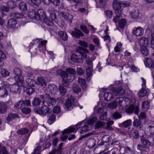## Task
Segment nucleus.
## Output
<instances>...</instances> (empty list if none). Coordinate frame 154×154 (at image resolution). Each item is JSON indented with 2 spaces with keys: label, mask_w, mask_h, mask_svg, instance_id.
<instances>
[{
  "label": "nucleus",
  "mask_w": 154,
  "mask_h": 154,
  "mask_svg": "<svg viewBox=\"0 0 154 154\" xmlns=\"http://www.w3.org/2000/svg\"><path fill=\"white\" fill-rule=\"evenodd\" d=\"M50 13V19L47 18L44 19V22L48 26H51L53 25V21H56L58 18L59 12L54 7H51L48 11Z\"/></svg>",
  "instance_id": "nucleus-1"
},
{
  "label": "nucleus",
  "mask_w": 154,
  "mask_h": 154,
  "mask_svg": "<svg viewBox=\"0 0 154 154\" xmlns=\"http://www.w3.org/2000/svg\"><path fill=\"white\" fill-rule=\"evenodd\" d=\"M110 137L109 135H106L103 136L102 138L103 141L98 144L97 148L94 149V152H95L98 150L100 149L102 147L104 148V149L100 150L99 154L102 153L105 151L106 149V146L105 143L110 141Z\"/></svg>",
  "instance_id": "nucleus-2"
},
{
  "label": "nucleus",
  "mask_w": 154,
  "mask_h": 154,
  "mask_svg": "<svg viewBox=\"0 0 154 154\" xmlns=\"http://www.w3.org/2000/svg\"><path fill=\"white\" fill-rule=\"evenodd\" d=\"M43 14V11L42 9L38 10L37 12L35 10L31 9L28 11V17L32 19H35L38 20L41 19Z\"/></svg>",
  "instance_id": "nucleus-3"
},
{
  "label": "nucleus",
  "mask_w": 154,
  "mask_h": 154,
  "mask_svg": "<svg viewBox=\"0 0 154 154\" xmlns=\"http://www.w3.org/2000/svg\"><path fill=\"white\" fill-rule=\"evenodd\" d=\"M39 97L42 99L43 100V103L42 104V107L37 109L36 111L37 113L41 115L43 114L44 115L49 114L50 113V109L44 104L45 100V97L42 95H40Z\"/></svg>",
  "instance_id": "nucleus-4"
},
{
  "label": "nucleus",
  "mask_w": 154,
  "mask_h": 154,
  "mask_svg": "<svg viewBox=\"0 0 154 154\" xmlns=\"http://www.w3.org/2000/svg\"><path fill=\"white\" fill-rule=\"evenodd\" d=\"M45 5H49L51 2L53 3L55 5L58 6V8L60 10L63 9L64 8L63 4L60 2V0H42Z\"/></svg>",
  "instance_id": "nucleus-5"
},
{
  "label": "nucleus",
  "mask_w": 154,
  "mask_h": 154,
  "mask_svg": "<svg viewBox=\"0 0 154 154\" xmlns=\"http://www.w3.org/2000/svg\"><path fill=\"white\" fill-rule=\"evenodd\" d=\"M14 78L16 81L20 82L23 81V77L21 75V71L19 68H14Z\"/></svg>",
  "instance_id": "nucleus-6"
},
{
  "label": "nucleus",
  "mask_w": 154,
  "mask_h": 154,
  "mask_svg": "<svg viewBox=\"0 0 154 154\" xmlns=\"http://www.w3.org/2000/svg\"><path fill=\"white\" fill-rule=\"evenodd\" d=\"M76 102L74 98L73 97L71 96L66 101L65 104V107L67 110H71L75 105L74 103Z\"/></svg>",
  "instance_id": "nucleus-7"
},
{
  "label": "nucleus",
  "mask_w": 154,
  "mask_h": 154,
  "mask_svg": "<svg viewBox=\"0 0 154 154\" xmlns=\"http://www.w3.org/2000/svg\"><path fill=\"white\" fill-rule=\"evenodd\" d=\"M118 103L121 106L125 107L130 104L131 101L128 98L120 97L119 98Z\"/></svg>",
  "instance_id": "nucleus-8"
},
{
  "label": "nucleus",
  "mask_w": 154,
  "mask_h": 154,
  "mask_svg": "<svg viewBox=\"0 0 154 154\" xmlns=\"http://www.w3.org/2000/svg\"><path fill=\"white\" fill-rule=\"evenodd\" d=\"M143 29L140 26L137 27H134L132 29V34L136 36H141L143 35Z\"/></svg>",
  "instance_id": "nucleus-9"
},
{
  "label": "nucleus",
  "mask_w": 154,
  "mask_h": 154,
  "mask_svg": "<svg viewBox=\"0 0 154 154\" xmlns=\"http://www.w3.org/2000/svg\"><path fill=\"white\" fill-rule=\"evenodd\" d=\"M71 34L72 37L77 39L80 38L81 37H83L84 35L82 32L76 28H74V30L72 32Z\"/></svg>",
  "instance_id": "nucleus-10"
},
{
  "label": "nucleus",
  "mask_w": 154,
  "mask_h": 154,
  "mask_svg": "<svg viewBox=\"0 0 154 154\" xmlns=\"http://www.w3.org/2000/svg\"><path fill=\"white\" fill-rule=\"evenodd\" d=\"M57 11L59 12V16L60 17H63L68 21H69L71 22L73 18V16L70 14L66 12L62 11L59 12L58 11Z\"/></svg>",
  "instance_id": "nucleus-11"
},
{
  "label": "nucleus",
  "mask_w": 154,
  "mask_h": 154,
  "mask_svg": "<svg viewBox=\"0 0 154 154\" xmlns=\"http://www.w3.org/2000/svg\"><path fill=\"white\" fill-rule=\"evenodd\" d=\"M57 74L63 77V82L67 85H69V81L68 80V75L66 72L61 69L58 70L57 71Z\"/></svg>",
  "instance_id": "nucleus-12"
},
{
  "label": "nucleus",
  "mask_w": 154,
  "mask_h": 154,
  "mask_svg": "<svg viewBox=\"0 0 154 154\" xmlns=\"http://www.w3.org/2000/svg\"><path fill=\"white\" fill-rule=\"evenodd\" d=\"M79 48L81 50L78 51L76 53L77 54H80L82 58H87V54H89V51L88 49L83 48L81 47H79Z\"/></svg>",
  "instance_id": "nucleus-13"
},
{
  "label": "nucleus",
  "mask_w": 154,
  "mask_h": 154,
  "mask_svg": "<svg viewBox=\"0 0 154 154\" xmlns=\"http://www.w3.org/2000/svg\"><path fill=\"white\" fill-rule=\"evenodd\" d=\"M131 17L136 19L140 18L141 16V14L140 13L138 10L134 9L132 10L130 13Z\"/></svg>",
  "instance_id": "nucleus-14"
},
{
  "label": "nucleus",
  "mask_w": 154,
  "mask_h": 154,
  "mask_svg": "<svg viewBox=\"0 0 154 154\" xmlns=\"http://www.w3.org/2000/svg\"><path fill=\"white\" fill-rule=\"evenodd\" d=\"M146 134L149 137L153 138L154 143V126L149 125L147 128Z\"/></svg>",
  "instance_id": "nucleus-15"
},
{
  "label": "nucleus",
  "mask_w": 154,
  "mask_h": 154,
  "mask_svg": "<svg viewBox=\"0 0 154 154\" xmlns=\"http://www.w3.org/2000/svg\"><path fill=\"white\" fill-rule=\"evenodd\" d=\"M113 93L115 96L122 95L125 93V91L122 87H119L117 88H112Z\"/></svg>",
  "instance_id": "nucleus-16"
},
{
  "label": "nucleus",
  "mask_w": 154,
  "mask_h": 154,
  "mask_svg": "<svg viewBox=\"0 0 154 154\" xmlns=\"http://www.w3.org/2000/svg\"><path fill=\"white\" fill-rule=\"evenodd\" d=\"M146 67L149 68H154V63L153 60L151 58H146L144 61Z\"/></svg>",
  "instance_id": "nucleus-17"
},
{
  "label": "nucleus",
  "mask_w": 154,
  "mask_h": 154,
  "mask_svg": "<svg viewBox=\"0 0 154 154\" xmlns=\"http://www.w3.org/2000/svg\"><path fill=\"white\" fill-rule=\"evenodd\" d=\"M138 42L141 47L147 46L149 44L148 39L145 37H142L139 39Z\"/></svg>",
  "instance_id": "nucleus-18"
},
{
  "label": "nucleus",
  "mask_w": 154,
  "mask_h": 154,
  "mask_svg": "<svg viewBox=\"0 0 154 154\" xmlns=\"http://www.w3.org/2000/svg\"><path fill=\"white\" fill-rule=\"evenodd\" d=\"M19 117V116L17 113H9L6 118V120L10 122Z\"/></svg>",
  "instance_id": "nucleus-19"
},
{
  "label": "nucleus",
  "mask_w": 154,
  "mask_h": 154,
  "mask_svg": "<svg viewBox=\"0 0 154 154\" xmlns=\"http://www.w3.org/2000/svg\"><path fill=\"white\" fill-rule=\"evenodd\" d=\"M113 7L115 11H122L120 10L121 8V3L117 0H114L112 3Z\"/></svg>",
  "instance_id": "nucleus-20"
},
{
  "label": "nucleus",
  "mask_w": 154,
  "mask_h": 154,
  "mask_svg": "<svg viewBox=\"0 0 154 154\" xmlns=\"http://www.w3.org/2000/svg\"><path fill=\"white\" fill-rule=\"evenodd\" d=\"M133 126L136 128L141 129L143 126L142 124L139 119H135L133 122Z\"/></svg>",
  "instance_id": "nucleus-21"
},
{
  "label": "nucleus",
  "mask_w": 154,
  "mask_h": 154,
  "mask_svg": "<svg viewBox=\"0 0 154 154\" xmlns=\"http://www.w3.org/2000/svg\"><path fill=\"white\" fill-rule=\"evenodd\" d=\"M71 60L74 62L82 63L83 60L82 58L78 57V55L75 54H73L71 56Z\"/></svg>",
  "instance_id": "nucleus-22"
},
{
  "label": "nucleus",
  "mask_w": 154,
  "mask_h": 154,
  "mask_svg": "<svg viewBox=\"0 0 154 154\" xmlns=\"http://www.w3.org/2000/svg\"><path fill=\"white\" fill-rule=\"evenodd\" d=\"M10 90L11 92L14 93H19L20 91L19 86L15 85H11Z\"/></svg>",
  "instance_id": "nucleus-23"
},
{
  "label": "nucleus",
  "mask_w": 154,
  "mask_h": 154,
  "mask_svg": "<svg viewBox=\"0 0 154 154\" xmlns=\"http://www.w3.org/2000/svg\"><path fill=\"white\" fill-rule=\"evenodd\" d=\"M7 108V103H0V112L1 113H5L6 112Z\"/></svg>",
  "instance_id": "nucleus-24"
},
{
  "label": "nucleus",
  "mask_w": 154,
  "mask_h": 154,
  "mask_svg": "<svg viewBox=\"0 0 154 154\" xmlns=\"http://www.w3.org/2000/svg\"><path fill=\"white\" fill-rule=\"evenodd\" d=\"M95 140L92 138L88 139L86 143V145L89 148H93L95 145Z\"/></svg>",
  "instance_id": "nucleus-25"
},
{
  "label": "nucleus",
  "mask_w": 154,
  "mask_h": 154,
  "mask_svg": "<svg viewBox=\"0 0 154 154\" xmlns=\"http://www.w3.org/2000/svg\"><path fill=\"white\" fill-rule=\"evenodd\" d=\"M115 14L116 16L113 18V21L115 23H116L122 16V11H115Z\"/></svg>",
  "instance_id": "nucleus-26"
},
{
  "label": "nucleus",
  "mask_w": 154,
  "mask_h": 154,
  "mask_svg": "<svg viewBox=\"0 0 154 154\" xmlns=\"http://www.w3.org/2000/svg\"><path fill=\"white\" fill-rule=\"evenodd\" d=\"M23 103V101L20 100L15 103L14 108L16 110H18L21 108Z\"/></svg>",
  "instance_id": "nucleus-27"
},
{
  "label": "nucleus",
  "mask_w": 154,
  "mask_h": 154,
  "mask_svg": "<svg viewBox=\"0 0 154 154\" xmlns=\"http://www.w3.org/2000/svg\"><path fill=\"white\" fill-rule=\"evenodd\" d=\"M48 88L50 90L51 93L53 94H55L56 93L57 91V88L55 85H49L48 86Z\"/></svg>",
  "instance_id": "nucleus-28"
},
{
  "label": "nucleus",
  "mask_w": 154,
  "mask_h": 154,
  "mask_svg": "<svg viewBox=\"0 0 154 154\" xmlns=\"http://www.w3.org/2000/svg\"><path fill=\"white\" fill-rule=\"evenodd\" d=\"M17 24L16 20L14 19H9L8 22V25L10 28H14L15 27Z\"/></svg>",
  "instance_id": "nucleus-29"
},
{
  "label": "nucleus",
  "mask_w": 154,
  "mask_h": 154,
  "mask_svg": "<svg viewBox=\"0 0 154 154\" xmlns=\"http://www.w3.org/2000/svg\"><path fill=\"white\" fill-rule=\"evenodd\" d=\"M8 95V92L6 88H0V97L5 98Z\"/></svg>",
  "instance_id": "nucleus-30"
},
{
  "label": "nucleus",
  "mask_w": 154,
  "mask_h": 154,
  "mask_svg": "<svg viewBox=\"0 0 154 154\" xmlns=\"http://www.w3.org/2000/svg\"><path fill=\"white\" fill-rule=\"evenodd\" d=\"M131 120L129 119L127 120L119 125V127L121 128H127L130 126L131 124Z\"/></svg>",
  "instance_id": "nucleus-31"
},
{
  "label": "nucleus",
  "mask_w": 154,
  "mask_h": 154,
  "mask_svg": "<svg viewBox=\"0 0 154 154\" xmlns=\"http://www.w3.org/2000/svg\"><path fill=\"white\" fill-rule=\"evenodd\" d=\"M147 46L141 47L140 51L141 53L144 56H147L149 54V52L147 48Z\"/></svg>",
  "instance_id": "nucleus-32"
},
{
  "label": "nucleus",
  "mask_w": 154,
  "mask_h": 154,
  "mask_svg": "<svg viewBox=\"0 0 154 154\" xmlns=\"http://www.w3.org/2000/svg\"><path fill=\"white\" fill-rule=\"evenodd\" d=\"M18 8L20 10L23 11L27 10V5L24 2H20L18 5Z\"/></svg>",
  "instance_id": "nucleus-33"
},
{
  "label": "nucleus",
  "mask_w": 154,
  "mask_h": 154,
  "mask_svg": "<svg viewBox=\"0 0 154 154\" xmlns=\"http://www.w3.org/2000/svg\"><path fill=\"white\" fill-rule=\"evenodd\" d=\"M146 87H143L141 90L139 91L138 93V95L139 97H142L146 95L147 94V91L145 88Z\"/></svg>",
  "instance_id": "nucleus-34"
},
{
  "label": "nucleus",
  "mask_w": 154,
  "mask_h": 154,
  "mask_svg": "<svg viewBox=\"0 0 154 154\" xmlns=\"http://www.w3.org/2000/svg\"><path fill=\"white\" fill-rule=\"evenodd\" d=\"M114 98L113 94L110 92L106 93L104 94V99L107 101H109L112 99Z\"/></svg>",
  "instance_id": "nucleus-35"
},
{
  "label": "nucleus",
  "mask_w": 154,
  "mask_h": 154,
  "mask_svg": "<svg viewBox=\"0 0 154 154\" xmlns=\"http://www.w3.org/2000/svg\"><path fill=\"white\" fill-rule=\"evenodd\" d=\"M89 125L87 124L84 125L83 126L80 127L79 129L80 130V133L84 134L85 132H87L89 130Z\"/></svg>",
  "instance_id": "nucleus-36"
},
{
  "label": "nucleus",
  "mask_w": 154,
  "mask_h": 154,
  "mask_svg": "<svg viewBox=\"0 0 154 154\" xmlns=\"http://www.w3.org/2000/svg\"><path fill=\"white\" fill-rule=\"evenodd\" d=\"M127 23L125 19H122L118 22L119 27L121 29H123L126 26Z\"/></svg>",
  "instance_id": "nucleus-37"
},
{
  "label": "nucleus",
  "mask_w": 154,
  "mask_h": 154,
  "mask_svg": "<svg viewBox=\"0 0 154 154\" xmlns=\"http://www.w3.org/2000/svg\"><path fill=\"white\" fill-rule=\"evenodd\" d=\"M58 34L60 38H61L63 40L66 41L68 38V35L64 31H61L59 32Z\"/></svg>",
  "instance_id": "nucleus-38"
},
{
  "label": "nucleus",
  "mask_w": 154,
  "mask_h": 154,
  "mask_svg": "<svg viewBox=\"0 0 154 154\" xmlns=\"http://www.w3.org/2000/svg\"><path fill=\"white\" fill-rule=\"evenodd\" d=\"M37 83L42 86H46V82L44 78L41 77H38L37 79Z\"/></svg>",
  "instance_id": "nucleus-39"
},
{
  "label": "nucleus",
  "mask_w": 154,
  "mask_h": 154,
  "mask_svg": "<svg viewBox=\"0 0 154 154\" xmlns=\"http://www.w3.org/2000/svg\"><path fill=\"white\" fill-rule=\"evenodd\" d=\"M140 141L142 144L145 146H148L151 145V143L149 141L143 137H141Z\"/></svg>",
  "instance_id": "nucleus-40"
},
{
  "label": "nucleus",
  "mask_w": 154,
  "mask_h": 154,
  "mask_svg": "<svg viewBox=\"0 0 154 154\" xmlns=\"http://www.w3.org/2000/svg\"><path fill=\"white\" fill-rule=\"evenodd\" d=\"M28 131L29 130L27 128H25L18 130L17 133L19 134L23 135L27 134Z\"/></svg>",
  "instance_id": "nucleus-41"
},
{
  "label": "nucleus",
  "mask_w": 154,
  "mask_h": 154,
  "mask_svg": "<svg viewBox=\"0 0 154 154\" xmlns=\"http://www.w3.org/2000/svg\"><path fill=\"white\" fill-rule=\"evenodd\" d=\"M131 136L135 139H137L139 137V131L137 130L132 131L131 133Z\"/></svg>",
  "instance_id": "nucleus-42"
},
{
  "label": "nucleus",
  "mask_w": 154,
  "mask_h": 154,
  "mask_svg": "<svg viewBox=\"0 0 154 154\" xmlns=\"http://www.w3.org/2000/svg\"><path fill=\"white\" fill-rule=\"evenodd\" d=\"M149 102L148 101H145L143 103L142 106L143 110L146 111L149 108Z\"/></svg>",
  "instance_id": "nucleus-43"
},
{
  "label": "nucleus",
  "mask_w": 154,
  "mask_h": 154,
  "mask_svg": "<svg viewBox=\"0 0 154 154\" xmlns=\"http://www.w3.org/2000/svg\"><path fill=\"white\" fill-rule=\"evenodd\" d=\"M122 44L120 42L117 43L116 47L114 48V51L116 53L120 52L121 50Z\"/></svg>",
  "instance_id": "nucleus-44"
},
{
  "label": "nucleus",
  "mask_w": 154,
  "mask_h": 154,
  "mask_svg": "<svg viewBox=\"0 0 154 154\" xmlns=\"http://www.w3.org/2000/svg\"><path fill=\"white\" fill-rule=\"evenodd\" d=\"M92 66H88L86 69L87 75L88 77H90L92 76Z\"/></svg>",
  "instance_id": "nucleus-45"
},
{
  "label": "nucleus",
  "mask_w": 154,
  "mask_h": 154,
  "mask_svg": "<svg viewBox=\"0 0 154 154\" xmlns=\"http://www.w3.org/2000/svg\"><path fill=\"white\" fill-rule=\"evenodd\" d=\"M24 89L26 93L29 95L33 94L35 92L33 89L32 88L25 87L24 88Z\"/></svg>",
  "instance_id": "nucleus-46"
},
{
  "label": "nucleus",
  "mask_w": 154,
  "mask_h": 154,
  "mask_svg": "<svg viewBox=\"0 0 154 154\" xmlns=\"http://www.w3.org/2000/svg\"><path fill=\"white\" fill-rule=\"evenodd\" d=\"M73 91L75 94H78L81 91V89L77 85H74L73 87Z\"/></svg>",
  "instance_id": "nucleus-47"
},
{
  "label": "nucleus",
  "mask_w": 154,
  "mask_h": 154,
  "mask_svg": "<svg viewBox=\"0 0 154 154\" xmlns=\"http://www.w3.org/2000/svg\"><path fill=\"white\" fill-rule=\"evenodd\" d=\"M75 129L73 127H69L64 130L63 131V134H64L73 132L75 131Z\"/></svg>",
  "instance_id": "nucleus-48"
},
{
  "label": "nucleus",
  "mask_w": 154,
  "mask_h": 154,
  "mask_svg": "<svg viewBox=\"0 0 154 154\" xmlns=\"http://www.w3.org/2000/svg\"><path fill=\"white\" fill-rule=\"evenodd\" d=\"M137 149L140 151V153L143 154V152L146 151V148L145 146L143 144H139L137 146Z\"/></svg>",
  "instance_id": "nucleus-49"
},
{
  "label": "nucleus",
  "mask_w": 154,
  "mask_h": 154,
  "mask_svg": "<svg viewBox=\"0 0 154 154\" xmlns=\"http://www.w3.org/2000/svg\"><path fill=\"white\" fill-rule=\"evenodd\" d=\"M11 16L17 18H22L23 17V15L22 14L17 12L12 13L11 14Z\"/></svg>",
  "instance_id": "nucleus-50"
},
{
  "label": "nucleus",
  "mask_w": 154,
  "mask_h": 154,
  "mask_svg": "<svg viewBox=\"0 0 154 154\" xmlns=\"http://www.w3.org/2000/svg\"><path fill=\"white\" fill-rule=\"evenodd\" d=\"M81 29L85 34H88L89 33V31L87 27L84 25L81 24L80 26Z\"/></svg>",
  "instance_id": "nucleus-51"
},
{
  "label": "nucleus",
  "mask_w": 154,
  "mask_h": 154,
  "mask_svg": "<svg viewBox=\"0 0 154 154\" xmlns=\"http://www.w3.org/2000/svg\"><path fill=\"white\" fill-rule=\"evenodd\" d=\"M59 90L60 94L62 96H64L66 92V89L63 85H60L59 87Z\"/></svg>",
  "instance_id": "nucleus-52"
},
{
  "label": "nucleus",
  "mask_w": 154,
  "mask_h": 154,
  "mask_svg": "<svg viewBox=\"0 0 154 154\" xmlns=\"http://www.w3.org/2000/svg\"><path fill=\"white\" fill-rule=\"evenodd\" d=\"M32 103L33 106H37L40 105L41 103V101L39 98H35L32 101Z\"/></svg>",
  "instance_id": "nucleus-53"
},
{
  "label": "nucleus",
  "mask_w": 154,
  "mask_h": 154,
  "mask_svg": "<svg viewBox=\"0 0 154 154\" xmlns=\"http://www.w3.org/2000/svg\"><path fill=\"white\" fill-rule=\"evenodd\" d=\"M22 113L25 114H29L31 112V109L28 107H24L21 109Z\"/></svg>",
  "instance_id": "nucleus-54"
},
{
  "label": "nucleus",
  "mask_w": 154,
  "mask_h": 154,
  "mask_svg": "<svg viewBox=\"0 0 154 154\" xmlns=\"http://www.w3.org/2000/svg\"><path fill=\"white\" fill-rule=\"evenodd\" d=\"M55 116L54 115H52L48 120V122L50 125H51L55 121Z\"/></svg>",
  "instance_id": "nucleus-55"
},
{
  "label": "nucleus",
  "mask_w": 154,
  "mask_h": 154,
  "mask_svg": "<svg viewBox=\"0 0 154 154\" xmlns=\"http://www.w3.org/2000/svg\"><path fill=\"white\" fill-rule=\"evenodd\" d=\"M66 72L68 75V77L69 75L70 74V75H75L76 73V72L74 69L70 68L68 69Z\"/></svg>",
  "instance_id": "nucleus-56"
},
{
  "label": "nucleus",
  "mask_w": 154,
  "mask_h": 154,
  "mask_svg": "<svg viewBox=\"0 0 154 154\" xmlns=\"http://www.w3.org/2000/svg\"><path fill=\"white\" fill-rule=\"evenodd\" d=\"M105 13L106 17L108 18H111L112 17V11L107 10L105 11Z\"/></svg>",
  "instance_id": "nucleus-57"
},
{
  "label": "nucleus",
  "mask_w": 154,
  "mask_h": 154,
  "mask_svg": "<svg viewBox=\"0 0 154 154\" xmlns=\"http://www.w3.org/2000/svg\"><path fill=\"white\" fill-rule=\"evenodd\" d=\"M106 123L100 121H98L96 124L95 128H98L105 125Z\"/></svg>",
  "instance_id": "nucleus-58"
},
{
  "label": "nucleus",
  "mask_w": 154,
  "mask_h": 154,
  "mask_svg": "<svg viewBox=\"0 0 154 154\" xmlns=\"http://www.w3.org/2000/svg\"><path fill=\"white\" fill-rule=\"evenodd\" d=\"M47 42V41L46 40L42 41L40 42V44L38 45V48L40 49L41 47H43L44 49H45L46 44Z\"/></svg>",
  "instance_id": "nucleus-59"
},
{
  "label": "nucleus",
  "mask_w": 154,
  "mask_h": 154,
  "mask_svg": "<svg viewBox=\"0 0 154 154\" xmlns=\"http://www.w3.org/2000/svg\"><path fill=\"white\" fill-rule=\"evenodd\" d=\"M97 120V118L96 117H93L89 119L88 124V125H93L96 122Z\"/></svg>",
  "instance_id": "nucleus-60"
},
{
  "label": "nucleus",
  "mask_w": 154,
  "mask_h": 154,
  "mask_svg": "<svg viewBox=\"0 0 154 154\" xmlns=\"http://www.w3.org/2000/svg\"><path fill=\"white\" fill-rule=\"evenodd\" d=\"M1 73L3 77L8 76L9 74V72L8 71L5 69H3L1 71Z\"/></svg>",
  "instance_id": "nucleus-61"
},
{
  "label": "nucleus",
  "mask_w": 154,
  "mask_h": 154,
  "mask_svg": "<svg viewBox=\"0 0 154 154\" xmlns=\"http://www.w3.org/2000/svg\"><path fill=\"white\" fill-rule=\"evenodd\" d=\"M146 117V115L145 113L141 112L138 116V118L140 120L145 119Z\"/></svg>",
  "instance_id": "nucleus-62"
},
{
  "label": "nucleus",
  "mask_w": 154,
  "mask_h": 154,
  "mask_svg": "<svg viewBox=\"0 0 154 154\" xmlns=\"http://www.w3.org/2000/svg\"><path fill=\"white\" fill-rule=\"evenodd\" d=\"M79 83L81 85V86H84L86 87V82L85 79L81 78H79L78 79Z\"/></svg>",
  "instance_id": "nucleus-63"
},
{
  "label": "nucleus",
  "mask_w": 154,
  "mask_h": 154,
  "mask_svg": "<svg viewBox=\"0 0 154 154\" xmlns=\"http://www.w3.org/2000/svg\"><path fill=\"white\" fill-rule=\"evenodd\" d=\"M41 148V146H37L34 150V152L32 154H40Z\"/></svg>",
  "instance_id": "nucleus-64"
}]
</instances>
